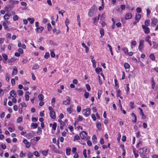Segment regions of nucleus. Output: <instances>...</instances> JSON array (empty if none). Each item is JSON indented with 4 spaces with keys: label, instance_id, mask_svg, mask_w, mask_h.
<instances>
[{
    "label": "nucleus",
    "instance_id": "8fccbe9b",
    "mask_svg": "<svg viewBox=\"0 0 158 158\" xmlns=\"http://www.w3.org/2000/svg\"><path fill=\"white\" fill-rule=\"evenodd\" d=\"M134 103L133 102H131L129 103V106L132 109H133L134 107Z\"/></svg>",
    "mask_w": 158,
    "mask_h": 158
},
{
    "label": "nucleus",
    "instance_id": "58836bf2",
    "mask_svg": "<svg viewBox=\"0 0 158 158\" xmlns=\"http://www.w3.org/2000/svg\"><path fill=\"white\" fill-rule=\"evenodd\" d=\"M153 47L154 49H157L158 48V44L155 42H153Z\"/></svg>",
    "mask_w": 158,
    "mask_h": 158
},
{
    "label": "nucleus",
    "instance_id": "a19ab883",
    "mask_svg": "<svg viewBox=\"0 0 158 158\" xmlns=\"http://www.w3.org/2000/svg\"><path fill=\"white\" fill-rule=\"evenodd\" d=\"M23 121V118L22 117H18L17 119V123H20Z\"/></svg>",
    "mask_w": 158,
    "mask_h": 158
},
{
    "label": "nucleus",
    "instance_id": "4c0bfd02",
    "mask_svg": "<svg viewBox=\"0 0 158 158\" xmlns=\"http://www.w3.org/2000/svg\"><path fill=\"white\" fill-rule=\"evenodd\" d=\"M150 21L149 20H146L145 21V25L146 26L148 27L150 25Z\"/></svg>",
    "mask_w": 158,
    "mask_h": 158
},
{
    "label": "nucleus",
    "instance_id": "e433bc0d",
    "mask_svg": "<svg viewBox=\"0 0 158 158\" xmlns=\"http://www.w3.org/2000/svg\"><path fill=\"white\" fill-rule=\"evenodd\" d=\"M52 129L54 130H55L56 129L57 124L56 122H54L52 125Z\"/></svg>",
    "mask_w": 158,
    "mask_h": 158
},
{
    "label": "nucleus",
    "instance_id": "72a5a7b5",
    "mask_svg": "<svg viewBox=\"0 0 158 158\" xmlns=\"http://www.w3.org/2000/svg\"><path fill=\"white\" fill-rule=\"evenodd\" d=\"M133 152L135 158H137L139 156V154L135 152V150L134 148L133 149Z\"/></svg>",
    "mask_w": 158,
    "mask_h": 158
},
{
    "label": "nucleus",
    "instance_id": "a18cd8bd",
    "mask_svg": "<svg viewBox=\"0 0 158 158\" xmlns=\"http://www.w3.org/2000/svg\"><path fill=\"white\" fill-rule=\"evenodd\" d=\"M114 81L115 87H117V88H118L119 87V85H118L117 80L116 79H114Z\"/></svg>",
    "mask_w": 158,
    "mask_h": 158
},
{
    "label": "nucleus",
    "instance_id": "de8ad7c7",
    "mask_svg": "<svg viewBox=\"0 0 158 158\" xmlns=\"http://www.w3.org/2000/svg\"><path fill=\"white\" fill-rule=\"evenodd\" d=\"M47 28L48 30V31H50L52 29V27L51 24L49 23H48L47 25Z\"/></svg>",
    "mask_w": 158,
    "mask_h": 158
},
{
    "label": "nucleus",
    "instance_id": "338daca9",
    "mask_svg": "<svg viewBox=\"0 0 158 158\" xmlns=\"http://www.w3.org/2000/svg\"><path fill=\"white\" fill-rule=\"evenodd\" d=\"M18 94L19 96H22L23 93V92L22 90H19L18 91Z\"/></svg>",
    "mask_w": 158,
    "mask_h": 158
},
{
    "label": "nucleus",
    "instance_id": "5fc2aeb1",
    "mask_svg": "<svg viewBox=\"0 0 158 158\" xmlns=\"http://www.w3.org/2000/svg\"><path fill=\"white\" fill-rule=\"evenodd\" d=\"M27 156L28 157V158H32L33 157V154L30 152H29L27 153Z\"/></svg>",
    "mask_w": 158,
    "mask_h": 158
},
{
    "label": "nucleus",
    "instance_id": "2eb2a0df",
    "mask_svg": "<svg viewBox=\"0 0 158 158\" xmlns=\"http://www.w3.org/2000/svg\"><path fill=\"white\" fill-rule=\"evenodd\" d=\"M10 95L13 98H15L16 97V94L14 90H11L10 93Z\"/></svg>",
    "mask_w": 158,
    "mask_h": 158
},
{
    "label": "nucleus",
    "instance_id": "bf43d9fd",
    "mask_svg": "<svg viewBox=\"0 0 158 158\" xmlns=\"http://www.w3.org/2000/svg\"><path fill=\"white\" fill-rule=\"evenodd\" d=\"M86 152V149L84 150L83 151V155H84V157L85 158H86L87 157Z\"/></svg>",
    "mask_w": 158,
    "mask_h": 158
},
{
    "label": "nucleus",
    "instance_id": "a211bd4d",
    "mask_svg": "<svg viewBox=\"0 0 158 158\" xmlns=\"http://www.w3.org/2000/svg\"><path fill=\"white\" fill-rule=\"evenodd\" d=\"M82 46L83 47L85 48V52L87 53L89 51V48L86 46V45L84 43H83L81 44Z\"/></svg>",
    "mask_w": 158,
    "mask_h": 158
},
{
    "label": "nucleus",
    "instance_id": "13d9d810",
    "mask_svg": "<svg viewBox=\"0 0 158 158\" xmlns=\"http://www.w3.org/2000/svg\"><path fill=\"white\" fill-rule=\"evenodd\" d=\"M13 19L14 21H15L18 19L19 18L17 15H15L13 16Z\"/></svg>",
    "mask_w": 158,
    "mask_h": 158
},
{
    "label": "nucleus",
    "instance_id": "2f4dec72",
    "mask_svg": "<svg viewBox=\"0 0 158 158\" xmlns=\"http://www.w3.org/2000/svg\"><path fill=\"white\" fill-rule=\"evenodd\" d=\"M31 126L33 127V129H35L38 126V124L37 123H31Z\"/></svg>",
    "mask_w": 158,
    "mask_h": 158
},
{
    "label": "nucleus",
    "instance_id": "9d476101",
    "mask_svg": "<svg viewBox=\"0 0 158 158\" xmlns=\"http://www.w3.org/2000/svg\"><path fill=\"white\" fill-rule=\"evenodd\" d=\"M23 143L25 144L26 148H29L31 146L30 143L26 139H24L23 141Z\"/></svg>",
    "mask_w": 158,
    "mask_h": 158
},
{
    "label": "nucleus",
    "instance_id": "f257e3e1",
    "mask_svg": "<svg viewBox=\"0 0 158 158\" xmlns=\"http://www.w3.org/2000/svg\"><path fill=\"white\" fill-rule=\"evenodd\" d=\"M147 147L146 146L144 147L143 148H140L139 149V150H142V152L140 151L139 152V154L142 158H144L146 154H148L149 152L148 151Z\"/></svg>",
    "mask_w": 158,
    "mask_h": 158
},
{
    "label": "nucleus",
    "instance_id": "39448f33",
    "mask_svg": "<svg viewBox=\"0 0 158 158\" xmlns=\"http://www.w3.org/2000/svg\"><path fill=\"white\" fill-rule=\"evenodd\" d=\"M151 25L152 27L156 26L158 23V20L155 17H153L151 19Z\"/></svg>",
    "mask_w": 158,
    "mask_h": 158
},
{
    "label": "nucleus",
    "instance_id": "ea45409f",
    "mask_svg": "<svg viewBox=\"0 0 158 158\" xmlns=\"http://www.w3.org/2000/svg\"><path fill=\"white\" fill-rule=\"evenodd\" d=\"M149 57L150 59L152 60H154L155 59V56L153 54H151V55H150Z\"/></svg>",
    "mask_w": 158,
    "mask_h": 158
},
{
    "label": "nucleus",
    "instance_id": "0eeeda50",
    "mask_svg": "<svg viewBox=\"0 0 158 158\" xmlns=\"http://www.w3.org/2000/svg\"><path fill=\"white\" fill-rule=\"evenodd\" d=\"M87 134V133L84 131H82L80 134V136L81 138L82 139H84L85 137H86V136Z\"/></svg>",
    "mask_w": 158,
    "mask_h": 158
},
{
    "label": "nucleus",
    "instance_id": "7c9ffc66",
    "mask_svg": "<svg viewBox=\"0 0 158 158\" xmlns=\"http://www.w3.org/2000/svg\"><path fill=\"white\" fill-rule=\"evenodd\" d=\"M124 66L125 69H128L130 67L129 64L127 63H125L124 64Z\"/></svg>",
    "mask_w": 158,
    "mask_h": 158
},
{
    "label": "nucleus",
    "instance_id": "3c124183",
    "mask_svg": "<svg viewBox=\"0 0 158 158\" xmlns=\"http://www.w3.org/2000/svg\"><path fill=\"white\" fill-rule=\"evenodd\" d=\"M102 94V91L101 90L98 91V99H100Z\"/></svg>",
    "mask_w": 158,
    "mask_h": 158
},
{
    "label": "nucleus",
    "instance_id": "052dcab7",
    "mask_svg": "<svg viewBox=\"0 0 158 158\" xmlns=\"http://www.w3.org/2000/svg\"><path fill=\"white\" fill-rule=\"evenodd\" d=\"M42 130L41 128L40 127H38L37 131V133H40V134L41 133Z\"/></svg>",
    "mask_w": 158,
    "mask_h": 158
},
{
    "label": "nucleus",
    "instance_id": "ddd939ff",
    "mask_svg": "<svg viewBox=\"0 0 158 158\" xmlns=\"http://www.w3.org/2000/svg\"><path fill=\"white\" fill-rule=\"evenodd\" d=\"M131 115L133 119L132 120V122L134 123H136L137 121L136 117V115L134 113H132L131 114Z\"/></svg>",
    "mask_w": 158,
    "mask_h": 158
},
{
    "label": "nucleus",
    "instance_id": "49530a36",
    "mask_svg": "<svg viewBox=\"0 0 158 158\" xmlns=\"http://www.w3.org/2000/svg\"><path fill=\"white\" fill-rule=\"evenodd\" d=\"M19 109H21V112H20L19 111V113L20 114H21L22 112V108L23 107V106L22 103H21L19 104Z\"/></svg>",
    "mask_w": 158,
    "mask_h": 158
},
{
    "label": "nucleus",
    "instance_id": "f8f14e48",
    "mask_svg": "<svg viewBox=\"0 0 158 158\" xmlns=\"http://www.w3.org/2000/svg\"><path fill=\"white\" fill-rule=\"evenodd\" d=\"M132 17V14L130 13H127L125 15L124 18L126 20L131 19Z\"/></svg>",
    "mask_w": 158,
    "mask_h": 158
},
{
    "label": "nucleus",
    "instance_id": "c756f323",
    "mask_svg": "<svg viewBox=\"0 0 158 158\" xmlns=\"http://www.w3.org/2000/svg\"><path fill=\"white\" fill-rule=\"evenodd\" d=\"M96 72L98 74H99L100 72L102 70V69L100 68H97L95 69Z\"/></svg>",
    "mask_w": 158,
    "mask_h": 158
},
{
    "label": "nucleus",
    "instance_id": "412c9836",
    "mask_svg": "<svg viewBox=\"0 0 158 158\" xmlns=\"http://www.w3.org/2000/svg\"><path fill=\"white\" fill-rule=\"evenodd\" d=\"M100 16V14H99L98 17H95L93 19V22L94 23H95L97 21H98L99 20Z\"/></svg>",
    "mask_w": 158,
    "mask_h": 158
},
{
    "label": "nucleus",
    "instance_id": "4468645a",
    "mask_svg": "<svg viewBox=\"0 0 158 158\" xmlns=\"http://www.w3.org/2000/svg\"><path fill=\"white\" fill-rule=\"evenodd\" d=\"M44 27H37L35 29L36 32L37 33H41L44 29Z\"/></svg>",
    "mask_w": 158,
    "mask_h": 158
},
{
    "label": "nucleus",
    "instance_id": "473e14b6",
    "mask_svg": "<svg viewBox=\"0 0 158 158\" xmlns=\"http://www.w3.org/2000/svg\"><path fill=\"white\" fill-rule=\"evenodd\" d=\"M80 139V138L79 136L77 135H76L74 136L73 140L75 141L76 140H77Z\"/></svg>",
    "mask_w": 158,
    "mask_h": 158
},
{
    "label": "nucleus",
    "instance_id": "20e7f679",
    "mask_svg": "<svg viewBox=\"0 0 158 158\" xmlns=\"http://www.w3.org/2000/svg\"><path fill=\"white\" fill-rule=\"evenodd\" d=\"M90 109L89 108L83 109L82 112V114L85 117H87L90 115Z\"/></svg>",
    "mask_w": 158,
    "mask_h": 158
},
{
    "label": "nucleus",
    "instance_id": "864d4df0",
    "mask_svg": "<svg viewBox=\"0 0 158 158\" xmlns=\"http://www.w3.org/2000/svg\"><path fill=\"white\" fill-rule=\"evenodd\" d=\"M15 60L14 58H11L10 59L8 60V63H12L15 62Z\"/></svg>",
    "mask_w": 158,
    "mask_h": 158
},
{
    "label": "nucleus",
    "instance_id": "f3484780",
    "mask_svg": "<svg viewBox=\"0 0 158 158\" xmlns=\"http://www.w3.org/2000/svg\"><path fill=\"white\" fill-rule=\"evenodd\" d=\"M29 94L28 91L26 92L25 94V99L26 101H28L29 100Z\"/></svg>",
    "mask_w": 158,
    "mask_h": 158
},
{
    "label": "nucleus",
    "instance_id": "6e6d98bb",
    "mask_svg": "<svg viewBox=\"0 0 158 158\" xmlns=\"http://www.w3.org/2000/svg\"><path fill=\"white\" fill-rule=\"evenodd\" d=\"M10 15L7 14H5L4 16V18L5 19H8L10 17Z\"/></svg>",
    "mask_w": 158,
    "mask_h": 158
},
{
    "label": "nucleus",
    "instance_id": "774afa93",
    "mask_svg": "<svg viewBox=\"0 0 158 158\" xmlns=\"http://www.w3.org/2000/svg\"><path fill=\"white\" fill-rule=\"evenodd\" d=\"M86 87L87 90L88 91H89L91 89V88L89 84H87L86 85Z\"/></svg>",
    "mask_w": 158,
    "mask_h": 158
},
{
    "label": "nucleus",
    "instance_id": "0e129e2a",
    "mask_svg": "<svg viewBox=\"0 0 158 158\" xmlns=\"http://www.w3.org/2000/svg\"><path fill=\"white\" fill-rule=\"evenodd\" d=\"M65 24L66 26V27H67L69 23V19L68 18L66 19L65 22Z\"/></svg>",
    "mask_w": 158,
    "mask_h": 158
},
{
    "label": "nucleus",
    "instance_id": "9b49d317",
    "mask_svg": "<svg viewBox=\"0 0 158 158\" xmlns=\"http://www.w3.org/2000/svg\"><path fill=\"white\" fill-rule=\"evenodd\" d=\"M49 115L51 118L53 119H55L56 118V113L54 111H50Z\"/></svg>",
    "mask_w": 158,
    "mask_h": 158
},
{
    "label": "nucleus",
    "instance_id": "f704fd0d",
    "mask_svg": "<svg viewBox=\"0 0 158 158\" xmlns=\"http://www.w3.org/2000/svg\"><path fill=\"white\" fill-rule=\"evenodd\" d=\"M129 84H127L126 85V91L127 94L130 91V88L129 87Z\"/></svg>",
    "mask_w": 158,
    "mask_h": 158
},
{
    "label": "nucleus",
    "instance_id": "603ef678",
    "mask_svg": "<svg viewBox=\"0 0 158 158\" xmlns=\"http://www.w3.org/2000/svg\"><path fill=\"white\" fill-rule=\"evenodd\" d=\"M49 56V54L48 52H46L45 53V54L44 56V57L46 59H48Z\"/></svg>",
    "mask_w": 158,
    "mask_h": 158
},
{
    "label": "nucleus",
    "instance_id": "393cba45",
    "mask_svg": "<svg viewBox=\"0 0 158 158\" xmlns=\"http://www.w3.org/2000/svg\"><path fill=\"white\" fill-rule=\"evenodd\" d=\"M122 50L123 51L124 54L127 55L128 52V49L126 47H124L122 48Z\"/></svg>",
    "mask_w": 158,
    "mask_h": 158
},
{
    "label": "nucleus",
    "instance_id": "bb28decb",
    "mask_svg": "<svg viewBox=\"0 0 158 158\" xmlns=\"http://www.w3.org/2000/svg\"><path fill=\"white\" fill-rule=\"evenodd\" d=\"M38 98L39 100L42 101L44 99V96L43 94H40L38 95Z\"/></svg>",
    "mask_w": 158,
    "mask_h": 158
},
{
    "label": "nucleus",
    "instance_id": "423d86ee",
    "mask_svg": "<svg viewBox=\"0 0 158 158\" xmlns=\"http://www.w3.org/2000/svg\"><path fill=\"white\" fill-rule=\"evenodd\" d=\"M142 28L143 30V31L146 34H148L150 32V29L149 27L143 25L142 26Z\"/></svg>",
    "mask_w": 158,
    "mask_h": 158
},
{
    "label": "nucleus",
    "instance_id": "dca6fc26",
    "mask_svg": "<svg viewBox=\"0 0 158 158\" xmlns=\"http://www.w3.org/2000/svg\"><path fill=\"white\" fill-rule=\"evenodd\" d=\"M48 149L42 150L41 152L43 156H46L48 154Z\"/></svg>",
    "mask_w": 158,
    "mask_h": 158
},
{
    "label": "nucleus",
    "instance_id": "c9c22d12",
    "mask_svg": "<svg viewBox=\"0 0 158 158\" xmlns=\"http://www.w3.org/2000/svg\"><path fill=\"white\" fill-rule=\"evenodd\" d=\"M151 82H152V88L153 89H154V87H155V82L154 80V79L153 77L152 78Z\"/></svg>",
    "mask_w": 158,
    "mask_h": 158
},
{
    "label": "nucleus",
    "instance_id": "c03bdc74",
    "mask_svg": "<svg viewBox=\"0 0 158 158\" xmlns=\"http://www.w3.org/2000/svg\"><path fill=\"white\" fill-rule=\"evenodd\" d=\"M147 11V17H148L149 16L150 14L151 13V10L149 9L148 8L146 10Z\"/></svg>",
    "mask_w": 158,
    "mask_h": 158
},
{
    "label": "nucleus",
    "instance_id": "09e8293b",
    "mask_svg": "<svg viewBox=\"0 0 158 158\" xmlns=\"http://www.w3.org/2000/svg\"><path fill=\"white\" fill-rule=\"evenodd\" d=\"M67 112L69 114H71L72 112V108L71 107L68 108L67 110Z\"/></svg>",
    "mask_w": 158,
    "mask_h": 158
},
{
    "label": "nucleus",
    "instance_id": "6e6552de",
    "mask_svg": "<svg viewBox=\"0 0 158 158\" xmlns=\"http://www.w3.org/2000/svg\"><path fill=\"white\" fill-rule=\"evenodd\" d=\"M67 101L65 100L63 101V103L64 104L66 105H69L70 104V98L69 96H67Z\"/></svg>",
    "mask_w": 158,
    "mask_h": 158
},
{
    "label": "nucleus",
    "instance_id": "37998d69",
    "mask_svg": "<svg viewBox=\"0 0 158 158\" xmlns=\"http://www.w3.org/2000/svg\"><path fill=\"white\" fill-rule=\"evenodd\" d=\"M2 56L3 57L4 60L5 61L7 60L8 59V56L7 55L5 54H3Z\"/></svg>",
    "mask_w": 158,
    "mask_h": 158
},
{
    "label": "nucleus",
    "instance_id": "f03ea898",
    "mask_svg": "<svg viewBox=\"0 0 158 158\" xmlns=\"http://www.w3.org/2000/svg\"><path fill=\"white\" fill-rule=\"evenodd\" d=\"M96 13L95 6L93 5L89 10L88 15L90 17L93 16Z\"/></svg>",
    "mask_w": 158,
    "mask_h": 158
},
{
    "label": "nucleus",
    "instance_id": "7ed1b4c3",
    "mask_svg": "<svg viewBox=\"0 0 158 158\" xmlns=\"http://www.w3.org/2000/svg\"><path fill=\"white\" fill-rule=\"evenodd\" d=\"M144 41L143 40H141L139 42L138 49L140 51L142 52L144 50L143 48L144 47Z\"/></svg>",
    "mask_w": 158,
    "mask_h": 158
},
{
    "label": "nucleus",
    "instance_id": "6ab92c4d",
    "mask_svg": "<svg viewBox=\"0 0 158 158\" xmlns=\"http://www.w3.org/2000/svg\"><path fill=\"white\" fill-rule=\"evenodd\" d=\"M141 17V15L140 14H136L135 15V20L139 21Z\"/></svg>",
    "mask_w": 158,
    "mask_h": 158
},
{
    "label": "nucleus",
    "instance_id": "4be33fe9",
    "mask_svg": "<svg viewBox=\"0 0 158 158\" xmlns=\"http://www.w3.org/2000/svg\"><path fill=\"white\" fill-rule=\"evenodd\" d=\"M18 72V70L16 66H14L13 69V71L12 73V75H15Z\"/></svg>",
    "mask_w": 158,
    "mask_h": 158
},
{
    "label": "nucleus",
    "instance_id": "cd10ccee",
    "mask_svg": "<svg viewBox=\"0 0 158 158\" xmlns=\"http://www.w3.org/2000/svg\"><path fill=\"white\" fill-rule=\"evenodd\" d=\"M27 20L30 22V23L31 24H32L35 21L34 19L30 18H27Z\"/></svg>",
    "mask_w": 158,
    "mask_h": 158
},
{
    "label": "nucleus",
    "instance_id": "e2e57ef3",
    "mask_svg": "<svg viewBox=\"0 0 158 158\" xmlns=\"http://www.w3.org/2000/svg\"><path fill=\"white\" fill-rule=\"evenodd\" d=\"M68 128L69 129L70 131L72 132L73 131V126L71 125H69L68 126Z\"/></svg>",
    "mask_w": 158,
    "mask_h": 158
},
{
    "label": "nucleus",
    "instance_id": "1a4fd4ad",
    "mask_svg": "<svg viewBox=\"0 0 158 158\" xmlns=\"http://www.w3.org/2000/svg\"><path fill=\"white\" fill-rule=\"evenodd\" d=\"M34 131H32L27 135L26 137L27 139H30L34 136Z\"/></svg>",
    "mask_w": 158,
    "mask_h": 158
},
{
    "label": "nucleus",
    "instance_id": "4d7b16f0",
    "mask_svg": "<svg viewBox=\"0 0 158 158\" xmlns=\"http://www.w3.org/2000/svg\"><path fill=\"white\" fill-rule=\"evenodd\" d=\"M89 93L88 92H85L84 93V95L85 98H87L89 96Z\"/></svg>",
    "mask_w": 158,
    "mask_h": 158
},
{
    "label": "nucleus",
    "instance_id": "b1692460",
    "mask_svg": "<svg viewBox=\"0 0 158 158\" xmlns=\"http://www.w3.org/2000/svg\"><path fill=\"white\" fill-rule=\"evenodd\" d=\"M77 22L78 23V26L79 27H81V23H80V21L81 19L79 15H78L77 16Z\"/></svg>",
    "mask_w": 158,
    "mask_h": 158
},
{
    "label": "nucleus",
    "instance_id": "a878e982",
    "mask_svg": "<svg viewBox=\"0 0 158 158\" xmlns=\"http://www.w3.org/2000/svg\"><path fill=\"white\" fill-rule=\"evenodd\" d=\"M71 148H67L66 149V154L67 156H69L70 154Z\"/></svg>",
    "mask_w": 158,
    "mask_h": 158
},
{
    "label": "nucleus",
    "instance_id": "aec40b11",
    "mask_svg": "<svg viewBox=\"0 0 158 158\" xmlns=\"http://www.w3.org/2000/svg\"><path fill=\"white\" fill-rule=\"evenodd\" d=\"M121 90L119 89L118 90L116 91V96L117 97H119L120 99H122L123 98L122 96H121Z\"/></svg>",
    "mask_w": 158,
    "mask_h": 158
},
{
    "label": "nucleus",
    "instance_id": "680f3d73",
    "mask_svg": "<svg viewBox=\"0 0 158 158\" xmlns=\"http://www.w3.org/2000/svg\"><path fill=\"white\" fill-rule=\"evenodd\" d=\"M0 147L2 148L3 149H5L6 148V145L4 144H2L0 146Z\"/></svg>",
    "mask_w": 158,
    "mask_h": 158
},
{
    "label": "nucleus",
    "instance_id": "5701e85b",
    "mask_svg": "<svg viewBox=\"0 0 158 158\" xmlns=\"http://www.w3.org/2000/svg\"><path fill=\"white\" fill-rule=\"evenodd\" d=\"M100 33L101 35L100 38H101L104 35V30L102 28H100L99 29Z\"/></svg>",
    "mask_w": 158,
    "mask_h": 158
},
{
    "label": "nucleus",
    "instance_id": "79ce46f5",
    "mask_svg": "<svg viewBox=\"0 0 158 158\" xmlns=\"http://www.w3.org/2000/svg\"><path fill=\"white\" fill-rule=\"evenodd\" d=\"M2 25L4 27V29L6 30V29L8 28V26L6 22H4L2 23Z\"/></svg>",
    "mask_w": 158,
    "mask_h": 158
},
{
    "label": "nucleus",
    "instance_id": "69168bd1",
    "mask_svg": "<svg viewBox=\"0 0 158 158\" xmlns=\"http://www.w3.org/2000/svg\"><path fill=\"white\" fill-rule=\"evenodd\" d=\"M150 38V37L149 35H147L145 38V40L146 41L148 42L150 40H149Z\"/></svg>",
    "mask_w": 158,
    "mask_h": 158
},
{
    "label": "nucleus",
    "instance_id": "c85d7f7f",
    "mask_svg": "<svg viewBox=\"0 0 158 158\" xmlns=\"http://www.w3.org/2000/svg\"><path fill=\"white\" fill-rule=\"evenodd\" d=\"M96 127L98 129L101 128V125L100 122H98L96 123Z\"/></svg>",
    "mask_w": 158,
    "mask_h": 158
}]
</instances>
